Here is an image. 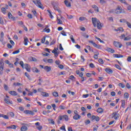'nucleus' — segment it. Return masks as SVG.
I'll list each match as a JSON object with an SVG mask.
<instances>
[{
	"mask_svg": "<svg viewBox=\"0 0 131 131\" xmlns=\"http://www.w3.org/2000/svg\"><path fill=\"white\" fill-rule=\"evenodd\" d=\"M44 69L46 70V71H47V72H50V71L52 70V68L49 66H45Z\"/></svg>",
	"mask_w": 131,
	"mask_h": 131,
	"instance_id": "11",
	"label": "nucleus"
},
{
	"mask_svg": "<svg viewBox=\"0 0 131 131\" xmlns=\"http://www.w3.org/2000/svg\"><path fill=\"white\" fill-rule=\"evenodd\" d=\"M94 47L95 48H97V49H101V46L100 45H98L96 43H95V45H94Z\"/></svg>",
	"mask_w": 131,
	"mask_h": 131,
	"instance_id": "58",
	"label": "nucleus"
},
{
	"mask_svg": "<svg viewBox=\"0 0 131 131\" xmlns=\"http://www.w3.org/2000/svg\"><path fill=\"white\" fill-rule=\"evenodd\" d=\"M105 71H106L108 74H112V73H113V71L109 68H105Z\"/></svg>",
	"mask_w": 131,
	"mask_h": 131,
	"instance_id": "10",
	"label": "nucleus"
},
{
	"mask_svg": "<svg viewBox=\"0 0 131 131\" xmlns=\"http://www.w3.org/2000/svg\"><path fill=\"white\" fill-rule=\"evenodd\" d=\"M59 109H60L61 110H64V109H66V107L64 106V105H60L59 106Z\"/></svg>",
	"mask_w": 131,
	"mask_h": 131,
	"instance_id": "45",
	"label": "nucleus"
},
{
	"mask_svg": "<svg viewBox=\"0 0 131 131\" xmlns=\"http://www.w3.org/2000/svg\"><path fill=\"white\" fill-rule=\"evenodd\" d=\"M96 39H97V40H98L99 41H100V42H101L102 43H105V42H104V41L102 40L100 38L97 37V36H95Z\"/></svg>",
	"mask_w": 131,
	"mask_h": 131,
	"instance_id": "28",
	"label": "nucleus"
},
{
	"mask_svg": "<svg viewBox=\"0 0 131 131\" xmlns=\"http://www.w3.org/2000/svg\"><path fill=\"white\" fill-rule=\"evenodd\" d=\"M55 43H56V39H54L50 43V46H53V45H55Z\"/></svg>",
	"mask_w": 131,
	"mask_h": 131,
	"instance_id": "44",
	"label": "nucleus"
},
{
	"mask_svg": "<svg viewBox=\"0 0 131 131\" xmlns=\"http://www.w3.org/2000/svg\"><path fill=\"white\" fill-rule=\"evenodd\" d=\"M53 59H48V60H47V62H48V63H53Z\"/></svg>",
	"mask_w": 131,
	"mask_h": 131,
	"instance_id": "56",
	"label": "nucleus"
},
{
	"mask_svg": "<svg viewBox=\"0 0 131 131\" xmlns=\"http://www.w3.org/2000/svg\"><path fill=\"white\" fill-rule=\"evenodd\" d=\"M126 6H127L128 11H131V5L127 3V5H126Z\"/></svg>",
	"mask_w": 131,
	"mask_h": 131,
	"instance_id": "37",
	"label": "nucleus"
},
{
	"mask_svg": "<svg viewBox=\"0 0 131 131\" xmlns=\"http://www.w3.org/2000/svg\"><path fill=\"white\" fill-rule=\"evenodd\" d=\"M4 101L6 104H12L10 101V99L9 98H5Z\"/></svg>",
	"mask_w": 131,
	"mask_h": 131,
	"instance_id": "25",
	"label": "nucleus"
},
{
	"mask_svg": "<svg viewBox=\"0 0 131 131\" xmlns=\"http://www.w3.org/2000/svg\"><path fill=\"white\" fill-rule=\"evenodd\" d=\"M120 22L121 23H126V22H127V21H126V19L123 18V19H120Z\"/></svg>",
	"mask_w": 131,
	"mask_h": 131,
	"instance_id": "34",
	"label": "nucleus"
},
{
	"mask_svg": "<svg viewBox=\"0 0 131 131\" xmlns=\"http://www.w3.org/2000/svg\"><path fill=\"white\" fill-rule=\"evenodd\" d=\"M21 27L24 28V30H25V31H28V29H27V27H26L25 26V25H23V26H21Z\"/></svg>",
	"mask_w": 131,
	"mask_h": 131,
	"instance_id": "52",
	"label": "nucleus"
},
{
	"mask_svg": "<svg viewBox=\"0 0 131 131\" xmlns=\"http://www.w3.org/2000/svg\"><path fill=\"white\" fill-rule=\"evenodd\" d=\"M13 85H15V86L22 85V84H21V83H19V82L14 83H13Z\"/></svg>",
	"mask_w": 131,
	"mask_h": 131,
	"instance_id": "48",
	"label": "nucleus"
},
{
	"mask_svg": "<svg viewBox=\"0 0 131 131\" xmlns=\"http://www.w3.org/2000/svg\"><path fill=\"white\" fill-rule=\"evenodd\" d=\"M126 46H127V47L131 46V42H126Z\"/></svg>",
	"mask_w": 131,
	"mask_h": 131,
	"instance_id": "64",
	"label": "nucleus"
},
{
	"mask_svg": "<svg viewBox=\"0 0 131 131\" xmlns=\"http://www.w3.org/2000/svg\"><path fill=\"white\" fill-rule=\"evenodd\" d=\"M113 117L112 118H115L116 120H117L119 118V117L120 116V115L117 112H114L112 114Z\"/></svg>",
	"mask_w": 131,
	"mask_h": 131,
	"instance_id": "4",
	"label": "nucleus"
},
{
	"mask_svg": "<svg viewBox=\"0 0 131 131\" xmlns=\"http://www.w3.org/2000/svg\"><path fill=\"white\" fill-rule=\"evenodd\" d=\"M114 58H123V55L121 54H114Z\"/></svg>",
	"mask_w": 131,
	"mask_h": 131,
	"instance_id": "16",
	"label": "nucleus"
},
{
	"mask_svg": "<svg viewBox=\"0 0 131 131\" xmlns=\"http://www.w3.org/2000/svg\"><path fill=\"white\" fill-rule=\"evenodd\" d=\"M41 96H42L43 97H49V93H47V92H42L41 93Z\"/></svg>",
	"mask_w": 131,
	"mask_h": 131,
	"instance_id": "22",
	"label": "nucleus"
},
{
	"mask_svg": "<svg viewBox=\"0 0 131 131\" xmlns=\"http://www.w3.org/2000/svg\"><path fill=\"white\" fill-rule=\"evenodd\" d=\"M58 119L59 120H63V119H64L63 115L58 116Z\"/></svg>",
	"mask_w": 131,
	"mask_h": 131,
	"instance_id": "50",
	"label": "nucleus"
},
{
	"mask_svg": "<svg viewBox=\"0 0 131 131\" xmlns=\"http://www.w3.org/2000/svg\"><path fill=\"white\" fill-rule=\"evenodd\" d=\"M0 117H3L5 119H9V117H8V116L3 114L0 115Z\"/></svg>",
	"mask_w": 131,
	"mask_h": 131,
	"instance_id": "19",
	"label": "nucleus"
},
{
	"mask_svg": "<svg viewBox=\"0 0 131 131\" xmlns=\"http://www.w3.org/2000/svg\"><path fill=\"white\" fill-rule=\"evenodd\" d=\"M124 97L125 98V99H128V93H125L124 94Z\"/></svg>",
	"mask_w": 131,
	"mask_h": 131,
	"instance_id": "43",
	"label": "nucleus"
},
{
	"mask_svg": "<svg viewBox=\"0 0 131 131\" xmlns=\"http://www.w3.org/2000/svg\"><path fill=\"white\" fill-rule=\"evenodd\" d=\"M64 4L67 7H71V4L68 1H64Z\"/></svg>",
	"mask_w": 131,
	"mask_h": 131,
	"instance_id": "18",
	"label": "nucleus"
},
{
	"mask_svg": "<svg viewBox=\"0 0 131 131\" xmlns=\"http://www.w3.org/2000/svg\"><path fill=\"white\" fill-rule=\"evenodd\" d=\"M1 11H2V13H3V14H7V12H7V9H6L5 8V7H2L1 8Z\"/></svg>",
	"mask_w": 131,
	"mask_h": 131,
	"instance_id": "24",
	"label": "nucleus"
},
{
	"mask_svg": "<svg viewBox=\"0 0 131 131\" xmlns=\"http://www.w3.org/2000/svg\"><path fill=\"white\" fill-rule=\"evenodd\" d=\"M124 10L121 8V6H117V8L115 10V14H117V15H119L121 14V13H123Z\"/></svg>",
	"mask_w": 131,
	"mask_h": 131,
	"instance_id": "2",
	"label": "nucleus"
},
{
	"mask_svg": "<svg viewBox=\"0 0 131 131\" xmlns=\"http://www.w3.org/2000/svg\"><path fill=\"white\" fill-rule=\"evenodd\" d=\"M63 119H64L66 120V121H68L69 120V118H68V116L67 115H63Z\"/></svg>",
	"mask_w": 131,
	"mask_h": 131,
	"instance_id": "38",
	"label": "nucleus"
},
{
	"mask_svg": "<svg viewBox=\"0 0 131 131\" xmlns=\"http://www.w3.org/2000/svg\"><path fill=\"white\" fill-rule=\"evenodd\" d=\"M33 72H36V73H38L40 72L39 70L37 69L36 68H32Z\"/></svg>",
	"mask_w": 131,
	"mask_h": 131,
	"instance_id": "20",
	"label": "nucleus"
},
{
	"mask_svg": "<svg viewBox=\"0 0 131 131\" xmlns=\"http://www.w3.org/2000/svg\"><path fill=\"white\" fill-rule=\"evenodd\" d=\"M115 67H116V68H117V69H118L119 70H121V68L118 64H115Z\"/></svg>",
	"mask_w": 131,
	"mask_h": 131,
	"instance_id": "42",
	"label": "nucleus"
},
{
	"mask_svg": "<svg viewBox=\"0 0 131 131\" xmlns=\"http://www.w3.org/2000/svg\"><path fill=\"white\" fill-rule=\"evenodd\" d=\"M70 39L73 43H75V40L74 39V38H73V35L70 36Z\"/></svg>",
	"mask_w": 131,
	"mask_h": 131,
	"instance_id": "36",
	"label": "nucleus"
},
{
	"mask_svg": "<svg viewBox=\"0 0 131 131\" xmlns=\"http://www.w3.org/2000/svg\"><path fill=\"white\" fill-rule=\"evenodd\" d=\"M92 23L94 27H97L98 29H101L102 28V25H101V22L96 17H92Z\"/></svg>",
	"mask_w": 131,
	"mask_h": 131,
	"instance_id": "1",
	"label": "nucleus"
},
{
	"mask_svg": "<svg viewBox=\"0 0 131 131\" xmlns=\"http://www.w3.org/2000/svg\"><path fill=\"white\" fill-rule=\"evenodd\" d=\"M105 51H107V52H108V53H115V50H114V49L110 48H107L105 49Z\"/></svg>",
	"mask_w": 131,
	"mask_h": 131,
	"instance_id": "9",
	"label": "nucleus"
},
{
	"mask_svg": "<svg viewBox=\"0 0 131 131\" xmlns=\"http://www.w3.org/2000/svg\"><path fill=\"white\" fill-rule=\"evenodd\" d=\"M33 3H34V4H35L37 7H38V8H40V9L43 10V6H42V4H41V2L40 0H36V2L33 1Z\"/></svg>",
	"mask_w": 131,
	"mask_h": 131,
	"instance_id": "3",
	"label": "nucleus"
},
{
	"mask_svg": "<svg viewBox=\"0 0 131 131\" xmlns=\"http://www.w3.org/2000/svg\"><path fill=\"white\" fill-rule=\"evenodd\" d=\"M89 42H90V43H92L94 47L96 45V43H95V42H94L93 40H89Z\"/></svg>",
	"mask_w": 131,
	"mask_h": 131,
	"instance_id": "55",
	"label": "nucleus"
},
{
	"mask_svg": "<svg viewBox=\"0 0 131 131\" xmlns=\"http://www.w3.org/2000/svg\"><path fill=\"white\" fill-rule=\"evenodd\" d=\"M43 31H46V32H47V33H49L50 32L51 30L50 29H47V28H45L43 29Z\"/></svg>",
	"mask_w": 131,
	"mask_h": 131,
	"instance_id": "40",
	"label": "nucleus"
},
{
	"mask_svg": "<svg viewBox=\"0 0 131 131\" xmlns=\"http://www.w3.org/2000/svg\"><path fill=\"white\" fill-rule=\"evenodd\" d=\"M8 18L9 19H12V20H15V17H13V15H12L11 12L8 13Z\"/></svg>",
	"mask_w": 131,
	"mask_h": 131,
	"instance_id": "15",
	"label": "nucleus"
},
{
	"mask_svg": "<svg viewBox=\"0 0 131 131\" xmlns=\"http://www.w3.org/2000/svg\"><path fill=\"white\" fill-rule=\"evenodd\" d=\"M91 120H92V121L95 120V121L98 122L100 120V118L98 116L92 115L91 117Z\"/></svg>",
	"mask_w": 131,
	"mask_h": 131,
	"instance_id": "7",
	"label": "nucleus"
},
{
	"mask_svg": "<svg viewBox=\"0 0 131 131\" xmlns=\"http://www.w3.org/2000/svg\"><path fill=\"white\" fill-rule=\"evenodd\" d=\"M92 8L94 9V11L96 12H99V8L96 5H93L92 6Z\"/></svg>",
	"mask_w": 131,
	"mask_h": 131,
	"instance_id": "12",
	"label": "nucleus"
},
{
	"mask_svg": "<svg viewBox=\"0 0 131 131\" xmlns=\"http://www.w3.org/2000/svg\"><path fill=\"white\" fill-rule=\"evenodd\" d=\"M45 41H46V37L42 38V39H41V42L42 43H45Z\"/></svg>",
	"mask_w": 131,
	"mask_h": 131,
	"instance_id": "49",
	"label": "nucleus"
},
{
	"mask_svg": "<svg viewBox=\"0 0 131 131\" xmlns=\"http://www.w3.org/2000/svg\"><path fill=\"white\" fill-rule=\"evenodd\" d=\"M114 46L116 47V48H121L122 47V44L120 43L119 41H114Z\"/></svg>",
	"mask_w": 131,
	"mask_h": 131,
	"instance_id": "5",
	"label": "nucleus"
},
{
	"mask_svg": "<svg viewBox=\"0 0 131 131\" xmlns=\"http://www.w3.org/2000/svg\"><path fill=\"white\" fill-rule=\"evenodd\" d=\"M81 117V116H80L79 115H75L73 116V119L75 120H78V119H80Z\"/></svg>",
	"mask_w": 131,
	"mask_h": 131,
	"instance_id": "13",
	"label": "nucleus"
},
{
	"mask_svg": "<svg viewBox=\"0 0 131 131\" xmlns=\"http://www.w3.org/2000/svg\"><path fill=\"white\" fill-rule=\"evenodd\" d=\"M25 76H26V77H27V78H28V79H29V80H31V78H30V75L28 74V73L26 72L25 73Z\"/></svg>",
	"mask_w": 131,
	"mask_h": 131,
	"instance_id": "31",
	"label": "nucleus"
},
{
	"mask_svg": "<svg viewBox=\"0 0 131 131\" xmlns=\"http://www.w3.org/2000/svg\"><path fill=\"white\" fill-rule=\"evenodd\" d=\"M4 67H5V63L3 60L0 61V70L1 71H4Z\"/></svg>",
	"mask_w": 131,
	"mask_h": 131,
	"instance_id": "8",
	"label": "nucleus"
},
{
	"mask_svg": "<svg viewBox=\"0 0 131 131\" xmlns=\"http://www.w3.org/2000/svg\"><path fill=\"white\" fill-rule=\"evenodd\" d=\"M19 65L21 66L22 68H24V63L23 62V61H20Z\"/></svg>",
	"mask_w": 131,
	"mask_h": 131,
	"instance_id": "53",
	"label": "nucleus"
},
{
	"mask_svg": "<svg viewBox=\"0 0 131 131\" xmlns=\"http://www.w3.org/2000/svg\"><path fill=\"white\" fill-rule=\"evenodd\" d=\"M130 39H131V35H129L124 38V40L125 41L130 40Z\"/></svg>",
	"mask_w": 131,
	"mask_h": 131,
	"instance_id": "29",
	"label": "nucleus"
},
{
	"mask_svg": "<svg viewBox=\"0 0 131 131\" xmlns=\"http://www.w3.org/2000/svg\"><path fill=\"white\" fill-rule=\"evenodd\" d=\"M16 126L15 125H12L11 126L7 127V128H12L13 129H16Z\"/></svg>",
	"mask_w": 131,
	"mask_h": 131,
	"instance_id": "32",
	"label": "nucleus"
},
{
	"mask_svg": "<svg viewBox=\"0 0 131 131\" xmlns=\"http://www.w3.org/2000/svg\"><path fill=\"white\" fill-rule=\"evenodd\" d=\"M37 129H38V130H40L41 129H42V126L39 125V126H37Z\"/></svg>",
	"mask_w": 131,
	"mask_h": 131,
	"instance_id": "57",
	"label": "nucleus"
},
{
	"mask_svg": "<svg viewBox=\"0 0 131 131\" xmlns=\"http://www.w3.org/2000/svg\"><path fill=\"white\" fill-rule=\"evenodd\" d=\"M24 68H25V70L28 71V72H30L31 71V69H30V66L27 63H25L24 65Z\"/></svg>",
	"mask_w": 131,
	"mask_h": 131,
	"instance_id": "6",
	"label": "nucleus"
},
{
	"mask_svg": "<svg viewBox=\"0 0 131 131\" xmlns=\"http://www.w3.org/2000/svg\"><path fill=\"white\" fill-rule=\"evenodd\" d=\"M52 5L53 6L54 9L55 10V11H57V9H59L58 8V6L56 5V3H54L52 4Z\"/></svg>",
	"mask_w": 131,
	"mask_h": 131,
	"instance_id": "27",
	"label": "nucleus"
},
{
	"mask_svg": "<svg viewBox=\"0 0 131 131\" xmlns=\"http://www.w3.org/2000/svg\"><path fill=\"white\" fill-rule=\"evenodd\" d=\"M29 59L30 61H33V62H36L37 61V59H36V58H35V57H31Z\"/></svg>",
	"mask_w": 131,
	"mask_h": 131,
	"instance_id": "30",
	"label": "nucleus"
},
{
	"mask_svg": "<svg viewBox=\"0 0 131 131\" xmlns=\"http://www.w3.org/2000/svg\"><path fill=\"white\" fill-rule=\"evenodd\" d=\"M4 89L5 90V91H8L9 90V86H8V85H7V84H5L4 85Z\"/></svg>",
	"mask_w": 131,
	"mask_h": 131,
	"instance_id": "46",
	"label": "nucleus"
},
{
	"mask_svg": "<svg viewBox=\"0 0 131 131\" xmlns=\"http://www.w3.org/2000/svg\"><path fill=\"white\" fill-rule=\"evenodd\" d=\"M51 106L53 108V110H54V111H56V104L55 103H53L51 104Z\"/></svg>",
	"mask_w": 131,
	"mask_h": 131,
	"instance_id": "47",
	"label": "nucleus"
},
{
	"mask_svg": "<svg viewBox=\"0 0 131 131\" xmlns=\"http://www.w3.org/2000/svg\"><path fill=\"white\" fill-rule=\"evenodd\" d=\"M53 96H54V97H58L59 94H58V92H54L53 93Z\"/></svg>",
	"mask_w": 131,
	"mask_h": 131,
	"instance_id": "41",
	"label": "nucleus"
},
{
	"mask_svg": "<svg viewBox=\"0 0 131 131\" xmlns=\"http://www.w3.org/2000/svg\"><path fill=\"white\" fill-rule=\"evenodd\" d=\"M9 94H10V95H11L12 96H17V92H16V91H9Z\"/></svg>",
	"mask_w": 131,
	"mask_h": 131,
	"instance_id": "14",
	"label": "nucleus"
},
{
	"mask_svg": "<svg viewBox=\"0 0 131 131\" xmlns=\"http://www.w3.org/2000/svg\"><path fill=\"white\" fill-rule=\"evenodd\" d=\"M98 56H99V52L97 53V54H95L94 56V59H98Z\"/></svg>",
	"mask_w": 131,
	"mask_h": 131,
	"instance_id": "60",
	"label": "nucleus"
},
{
	"mask_svg": "<svg viewBox=\"0 0 131 131\" xmlns=\"http://www.w3.org/2000/svg\"><path fill=\"white\" fill-rule=\"evenodd\" d=\"M8 116H10V117H14L15 116V114L12 112L8 113Z\"/></svg>",
	"mask_w": 131,
	"mask_h": 131,
	"instance_id": "23",
	"label": "nucleus"
},
{
	"mask_svg": "<svg viewBox=\"0 0 131 131\" xmlns=\"http://www.w3.org/2000/svg\"><path fill=\"white\" fill-rule=\"evenodd\" d=\"M0 24H2V25H4V24H5L4 19H3V17H2V16H0Z\"/></svg>",
	"mask_w": 131,
	"mask_h": 131,
	"instance_id": "35",
	"label": "nucleus"
},
{
	"mask_svg": "<svg viewBox=\"0 0 131 131\" xmlns=\"http://www.w3.org/2000/svg\"><path fill=\"white\" fill-rule=\"evenodd\" d=\"M127 61L128 62H131V56H128L127 58Z\"/></svg>",
	"mask_w": 131,
	"mask_h": 131,
	"instance_id": "63",
	"label": "nucleus"
},
{
	"mask_svg": "<svg viewBox=\"0 0 131 131\" xmlns=\"http://www.w3.org/2000/svg\"><path fill=\"white\" fill-rule=\"evenodd\" d=\"M69 78L70 79H71V80H73V81H75V77H74V76L71 75Z\"/></svg>",
	"mask_w": 131,
	"mask_h": 131,
	"instance_id": "33",
	"label": "nucleus"
},
{
	"mask_svg": "<svg viewBox=\"0 0 131 131\" xmlns=\"http://www.w3.org/2000/svg\"><path fill=\"white\" fill-rule=\"evenodd\" d=\"M96 111L98 113H103L104 110H103V108L100 107L98 108Z\"/></svg>",
	"mask_w": 131,
	"mask_h": 131,
	"instance_id": "21",
	"label": "nucleus"
},
{
	"mask_svg": "<svg viewBox=\"0 0 131 131\" xmlns=\"http://www.w3.org/2000/svg\"><path fill=\"white\" fill-rule=\"evenodd\" d=\"M19 53H20V50H17V51H14L12 54L13 55H15L16 54H19Z\"/></svg>",
	"mask_w": 131,
	"mask_h": 131,
	"instance_id": "54",
	"label": "nucleus"
},
{
	"mask_svg": "<svg viewBox=\"0 0 131 131\" xmlns=\"http://www.w3.org/2000/svg\"><path fill=\"white\" fill-rule=\"evenodd\" d=\"M98 61L100 64H104V61L102 59H99Z\"/></svg>",
	"mask_w": 131,
	"mask_h": 131,
	"instance_id": "59",
	"label": "nucleus"
},
{
	"mask_svg": "<svg viewBox=\"0 0 131 131\" xmlns=\"http://www.w3.org/2000/svg\"><path fill=\"white\" fill-rule=\"evenodd\" d=\"M20 130H21V131H26V130H27V126H23L20 128Z\"/></svg>",
	"mask_w": 131,
	"mask_h": 131,
	"instance_id": "26",
	"label": "nucleus"
},
{
	"mask_svg": "<svg viewBox=\"0 0 131 131\" xmlns=\"http://www.w3.org/2000/svg\"><path fill=\"white\" fill-rule=\"evenodd\" d=\"M118 85L119 86L122 88V89H124V88L125 87V85H124V84H122V83H119Z\"/></svg>",
	"mask_w": 131,
	"mask_h": 131,
	"instance_id": "39",
	"label": "nucleus"
},
{
	"mask_svg": "<svg viewBox=\"0 0 131 131\" xmlns=\"http://www.w3.org/2000/svg\"><path fill=\"white\" fill-rule=\"evenodd\" d=\"M86 49H88V50H89V51H90L91 52H94V50L91 49V46H87Z\"/></svg>",
	"mask_w": 131,
	"mask_h": 131,
	"instance_id": "51",
	"label": "nucleus"
},
{
	"mask_svg": "<svg viewBox=\"0 0 131 131\" xmlns=\"http://www.w3.org/2000/svg\"><path fill=\"white\" fill-rule=\"evenodd\" d=\"M126 24H127L128 27L129 28L131 29V24L129 22L127 21V22H126Z\"/></svg>",
	"mask_w": 131,
	"mask_h": 131,
	"instance_id": "62",
	"label": "nucleus"
},
{
	"mask_svg": "<svg viewBox=\"0 0 131 131\" xmlns=\"http://www.w3.org/2000/svg\"><path fill=\"white\" fill-rule=\"evenodd\" d=\"M24 45L25 46H27V45H28V38H27V37H25L24 38Z\"/></svg>",
	"mask_w": 131,
	"mask_h": 131,
	"instance_id": "17",
	"label": "nucleus"
},
{
	"mask_svg": "<svg viewBox=\"0 0 131 131\" xmlns=\"http://www.w3.org/2000/svg\"><path fill=\"white\" fill-rule=\"evenodd\" d=\"M57 20L58 21V24H62L63 21L61 19L57 18Z\"/></svg>",
	"mask_w": 131,
	"mask_h": 131,
	"instance_id": "61",
	"label": "nucleus"
}]
</instances>
